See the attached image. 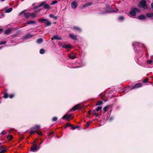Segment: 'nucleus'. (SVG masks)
Masks as SVG:
<instances>
[{
  "label": "nucleus",
  "instance_id": "nucleus-1",
  "mask_svg": "<svg viewBox=\"0 0 153 153\" xmlns=\"http://www.w3.org/2000/svg\"><path fill=\"white\" fill-rule=\"evenodd\" d=\"M40 126L37 125L32 127L30 128V134H33L36 130L40 129Z\"/></svg>",
  "mask_w": 153,
  "mask_h": 153
},
{
  "label": "nucleus",
  "instance_id": "nucleus-2",
  "mask_svg": "<svg viewBox=\"0 0 153 153\" xmlns=\"http://www.w3.org/2000/svg\"><path fill=\"white\" fill-rule=\"evenodd\" d=\"M139 11V9L137 8H132V10L129 12L130 14L132 16H135L136 15V13L138 12Z\"/></svg>",
  "mask_w": 153,
  "mask_h": 153
},
{
  "label": "nucleus",
  "instance_id": "nucleus-3",
  "mask_svg": "<svg viewBox=\"0 0 153 153\" xmlns=\"http://www.w3.org/2000/svg\"><path fill=\"white\" fill-rule=\"evenodd\" d=\"M138 7H142L143 8H144L145 7H147V5L146 4V1L144 0L141 1L140 2L139 5H138Z\"/></svg>",
  "mask_w": 153,
  "mask_h": 153
},
{
  "label": "nucleus",
  "instance_id": "nucleus-4",
  "mask_svg": "<svg viewBox=\"0 0 153 153\" xmlns=\"http://www.w3.org/2000/svg\"><path fill=\"white\" fill-rule=\"evenodd\" d=\"M76 54L73 53H70L68 55V57L72 59H74L76 58Z\"/></svg>",
  "mask_w": 153,
  "mask_h": 153
},
{
  "label": "nucleus",
  "instance_id": "nucleus-5",
  "mask_svg": "<svg viewBox=\"0 0 153 153\" xmlns=\"http://www.w3.org/2000/svg\"><path fill=\"white\" fill-rule=\"evenodd\" d=\"M72 114H65L62 117V119L64 120H69V119L71 117Z\"/></svg>",
  "mask_w": 153,
  "mask_h": 153
},
{
  "label": "nucleus",
  "instance_id": "nucleus-6",
  "mask_svg": "<svg viewBox=\"0 0 153 153\" xmlns=\"http://www.w3.org/2000/svg\"><path fill=\"white\" fill-rule=\"evenodd\" d=\"M143 86L142 84L138 82L136 83L134 86L131 88V90L136 89L141 87Z\"/></svg>",
  "mask_w": 153,
  "mask_h": 153
},
{
  "label": "nucleus",
  "instance_id": "nucleus-7",
  "mask_svg": "<svg viewBox=\"0 0 153 153\" xmlns=\"http://www.w3.org/2000/svg\"><path fill=\"white\" fill-rule=\"evenodd\" d=\"M81 108H82L81 106L79 104H78L73 106L72 108V110L74 111H75L78 109H81Z\"/></svg>",
  "mask_w": 153,
  "mask_h": 153
},
{
  "label": "nucleus",
  "instance_id": "nucleus-8",
  "mask_svg": "<svg viewBox=\"0 0 153 153\" xmlns=\"http://www.w3.org/2000/svg\"><path fill=\"white\" fill-rule=\"evenodd\" d=\"M30 151L32 152H34L37 150V146L36 145L33 144L31 147Z\"/></svg>",
  "mask_w": 153,
  "mask_h": 153
},
{
  "label": "nucleus",
  "instance_id": "nucleus-9",
  "mask_svg": "<svg viewBox=\"0 0 153 153\" xmlns=\"http://www.w3.org/2000/svg\"><path fill=\"white\" fill-rule=\"evenodd\" d=\"M105 13L109 12H115L113 11L112 9H111L110 7L109 6H106L105 10Z\"/></svg>",
  "mask_w": 153,
  "mask_h": 153
},
{
  "label": "nucleus",
  "instance_id": "nucleus-10",
  "mask_svg": "<svg viewBox=\"0 0 153 153\" xmlns=\"http://www.w3.org/2000/svg\"><path fill=\"white\" fill-rule=\"evenodd\" d=\"M93 4V3L91 2H87L85 4L83 5L82 7L83 8H85L88 6H90Z\"/></svg>",
  "mask_w": 153,
  "mask_h": 153
},
{
  "label": "nucleus",
  "instance_id": "nucleus-11",
  "mask_svg": "<svg viewBox=\"0 0 153 153\" xmlns=\"http://www.w3.org/2000/svg\"><path fill=\"white\" fill-rule=\"evenodd\" d=\"M69 37L70 38H71L73 39H74L76 40L77 36L76 35H74L72 33L70 34Z\"/></svg>",
  "mask_w": 153,
  "mask_h": 153
},
{
  "label": "nucleus",
  "instance_id": "nucleus-12",
  "mask_svg": "<svg viewBox=\"0 0 153 153\" xmlns=\"http://www.w3.org/2000/svg\"><path fill=\"white\" fill-rule=\"evenodd\" d=\"M7 149H5V148L3 147L2 146H1L0 147V150L1 151L0 152V153H4L5 152H6Z\"/></svg>",
  "mask_w": 153,
  "mask_h": 153
},
{
  "label": "nucleus",
  "instance_id": "nucleus-13",
  "mask_svg": "<svg viewBox=\"0 0 153 153\" xmlns=\"http://www.w3.org/2000/svg\"><path fill=\"white\" fill-rule=\"evenodd\" d=\"M33 36V35L29 33L27 34L24 37V39H28L29 38Z\"/></svg>",
  "mask_w": 153,
  "mask_h": 153
},
{
  "label": "nucleus",
  "instance_id": "nucleus-14",
  "mask_svg": "<svg viewBox=\"0 0 153 153\" xmlns=\"http://www.w3.org/2000/svg\"><path fill=\"white\" fill-rule=\"evenodd\" d=\"M77 4L76 2H73L71 4V6L72 8L75 9L77 6Z\"/></svg>",
  "mask_w": 153,
  "mask_h": 153
},
{
  "label": "nucleus",
  "instance_id": "nucleus-15",
  "mask_svg": "<svg viewBox=\"0 0 153 153\" xmlns=\"http://www.w3.org/2000/svg\"><path fill=\"white\" fill-rule=\"evenodd\" d=\"M44 23L46 25V26H50L51 24V22L46 19V20L44 22Z\"/></svg>",
  "mask_w": 153,
  "mask_h": 153
},
{
  "label": "nucleus",
  "instance_id": "nucleus-16",
  "mask_svg": "<svg viewBox=\"0 0 153 153\" xmlns=\"http://www.w3.org/2000/svg\"><path fill=\"white\" fill-rule=\"evenodd\" d=\"M146 16L148 18H153V13H148L146 14Z\"/></svg>",
  "mask_w": 153,
  "mask_h": 153
},
{
  "label": "nucleus",
  "instance_id": "nucleus-17",
  "mask_svg": "<svg viewBox=\"0 0 153 153\" xmlns=\"http://www.w3.org/2000/svg\"><path fill=\"white\" fill-rule=\"evenodd\" d=\"M138 18L139 19H144L146 18V16L144 15L141 14L138 16Z\"/></svg>",
  "mask_w": 153,
  "mask_h": 153
},
{
  "label": "nucleus",
  "instance_id": "nucleus-18",
  "mask_svg": "<svg viewBox=\"0 0 153 153\" xmlns=\"http://www.w3.org/2000/svg\"><path fill=\"white\" fill-rule=\"evenodd\" d=\"M12 31V30L10 29H8L6 30L4 32L5 34L8 35Z\"/></svg>",
  "mask_w": 153,
  "mask_h": 153
},
{
  "label": "nucleus",
  "instance_id": "nucleus-19",
  "mask_svg": "<svg viewBox=\"0 0 153 153\" xmlns=\"http://www.w3.org/2000/svg\"><path fill=\"white\" fill-rule=\"evenodd\" d=\"M43 40L42 38H39L36 41V42H37V43H38V44H41L43 42Z\"/></svg>",
  "mask_w": 153,
  "mask_h": 153
},
{
  "label": "nucleus",
  "instance_id": "nucleus-20",
  "mask_svg": "<svg viewBox=\"0 0 153 153\" xmlns=\"http://www.w3.org/2000/svg\"><path fill=\"white\" fill-rule=\"evenodd\" d=\"M27 23L28 24H36V22L34 21H32L31 20H30L27 22Z\"/></svg>",
  "mask_w": 153,
  "mask_h": 153
},
{
  "label": "nucleus",
  "instance_id": "nucleus-21",
  "mask_svg": "<svg viewBox=\"0 0 153 153\" xmlns=\"http://www.w3.org/2000/svg\"><path fill=\"white\" fill-rule=\"evenodd\" d=\"M36 12L30 13V16L33 18L36 17Z\"/></svg>",
  "mask_w": 153,
  "mask_h": 153
},
{
  "label": "nucleus",
  "instance_id": "nucleus-22",
  "mask_svg": "<svg viewBox=\"0 0 153 153\" xmlns=\"http://www.w3.org/2000/svg\"><path fill=\"white\" fill-rule=\"evenodd\" d=\"M24 15L25 18L26 19H29V17L30 16V13H24Z\"/></svg>",
  "mask_w": 153,
  "mask_h": 153
},
{
  "label": "nucleus",
  "instance_id": "nucleus-23",
  "mask_svg": "<svg viewBox=\"0 0 153 153\" xmlns=\"http://www.w3.org/2000/svg\"><path fill=\"white\" fill-rule=\"evenodd\" d=\"M49 16L50 18H52L54 19H57V17L56 16H54L53 14H51L49 15Z\"/></svg>",
  "mask_w": 153,
  "mask_h": 153
},
{
  "label": "nucleus",
  "instance_id": "nucleus-24",
  "mask_svg": "<svg viewBox=\"0 0 153 153\" xmlns=\"http://www.w3.org/2000/svg\"><path fill=\"white\" fill-rule=\"evenodd\" d=\"M44 8L48 10L50 9L51 7L48 4H45L44 5Z\"/></svg>",
  "mask_w": 153,
  "mask_h": 153
},
{
  "label": "nucleus",
  "instance_id": "nucleus-25",
  "mask_svg": "<svg viewBox=\"0 0 153 153\" xmlns=\"http://www.w3.org/2000/svg\"><path fill=\"white\" fill-rule=\"evenodd\" d=\"M73 28L74 30L78 31L79 32H81V29L79 27L74 26Z\"/></svg>",
  "mask_w": 153,
  "mask_h": 153
},
{
  "label": "nucleus",
  "instance_id": "nucleus-26",
  "mask_svg": "<svg viewBox=\"0 0 153 153\" xmlns=\"http://www.w3.org/2000/svg\"><path fill=\"white\" fill-rule=\"evenodd\" d=\"M64 48H65L67 49L70 48L71 47V45H66L64 46Z\"/></svg>",
  "mask_w": 153,
  "mask_h": 153
},
{
  "label": "nucleus",
  "instance_id": "nucleus-27",
  "mask_svg": "<svg viewBox=\"0 0 153 153\" xmlns=\"http://www.w3.org/2000/svg\"><path fill=\"white\" fill-rule=\"evenodd\" d=\"M96 111L95 110H94L92 111V114H93L94 115H95L97 117H98L99 115H98V113L96 112Z\"/></svg>",
  "mask_w": 153,
  "mask_h": 153
},
{
  "label": "nucleus",
  "instance_id": "nucleus-28",
  "mask_svg": "<svg viewBox=\"0 0 153 153\" xmlns=\"http://www.w3.org/2000/svg\"><path fill=\"white\" fill-rule=\"evenodd\" d=\"M103 103V102L102 101H98L97 102L96 105H102Z\"/></svg>",
  "mask_w": 153,
  "mask_h": 153
},
{
  "label": "nucleus",
  "instance_id": "nucleus-29",
  "mask_svg": "<svg viewBox=\"0 0 153 153\" xmlns=\"http://www.w3.org/2000/svg\"><path fill=\"white\" fill-rule=\"evenodd\" d=\"M109 105H107L105 106L103 109L104 111V113H105L108 109Z\"/></svg>",
  "mask_w": 153,
  "mask_h": 153
},
{
  "label": "nucleus",
  "instance_id": "nucleus-30",
  "mask_svg": "<svg viewBox=\"0 0 153 153\" xmlns=\"http://www.w3.org/2000/svg\"><path fill=\"white\" fill-rule=\"evenodd\" d=\"M9 95L6 93H4V95L3 97L5 99L7 98L8 97Z\"/></svg>",
  "mask_w": 153,
  "mask_h": 153
},
{
  "label": "nucleus",
  "instance_id": "nucleus-31",
  "mask_svg": "<svg viewBox=\"0 0 153 153\" xmlns=\"http://www.w3.org/2000/svg\"><path fill=\"white\" fill-rule=\"evenodd\" d=\"M46 20V19H38V21L39 22H45V21Z\"/></svg>",
  "mask_w": 153,
  "mask_h": 153
},
{
  "label": "nucleus",
  "instance_id": "nucleus-32",
  "mask_svg": "<svg viewBox=\"0 0 153 153\" xmlns=\"http://www.w3.org/2000/svg\"><path fill=\"white\" fill-rule=\"evenodd\" d=\"M13 8H10L7 10H6L5 12L6 13H9L11 12Z\"/></svg>",
  "mask_w": 153,
  "mask_h": 153
},
{
  "label": "nucleus",
  "instance_id": "nucleus-33",
  "mask_svg": "<svg viewBox=\"0 0 153 153\" xmlns=\"http://www.w3.org/2000/svg\"><path fill=\"white\" fill-rule=\"evenodd\" d=\"M40 53L41 54H44L45 52V51L44 49H41L40 50Z\"/></svg>",
  "mask_w": 153,
  "mask_h": 153
},
{
  "label": "nucleus",
  "instance_id": "nucleus-34",
  "mask_svg": "<svg viewBox=\"0 0 153 153\" xmlns=\"http://www.w3.org/2000/svg\"><path fill=\"white\" fill-rule=\"evenodd\" d=\"M45 3V2H42L38 6V7H41L42 6H43L44 5Z\"/></svg>",
  "mask_w": 153,
  "mask_h": 153
},
{
  "label": "nucleus",
  "instance_id": "nucleus-35",
  "mask_svg": "<svg viewBox=\"0 0 153 153\" xmlns=\"http://www.w3.org/2000/svg\"><path fill=\"white\" fill-rule=\"evenodd\" d=\"M13 138V136L12 135H8L7 136V138H9V141L11 140Z\"/></svg>",
  "mask_w": 153,
  "mask_h": 153
},
{
  "label": "nucleus",
  "instance_id": "nucleus-36",
  "mask_svg": "<svg viewBox=\"0 0 153 153\" xmlns=\"http://www.w3.org/2000/svg\"><path fill=\"white\" fill-rule=\"evenodd\" d=\"M71 124L68 123H66L65 125H64V126L66 128L68 126H70Z\"/></svg>",
  "mask_w": 153,
  "mask_h": 153
},
{
  "label": "nucleus",
  "instance_id": "nucleus-37",
  "mask_svg": "<svg viewBox=\"0 0 153 153\" xmlns=\"http://www.w3.org/2000/svg\"><path fill=\"white\" fill-rule=\"evenodd\" d=\"M148 80H149L148 78H147V77L146 78L143 80V82L144 83H145L147 82H148Z\"/></svg>",
  "mask_w": 153,
  "mask_h": 153
},
{
  "label": "nucleus",
  "instance_id": "nucleus-38",
  "mask_svg": "<svg viewBox=\"0 0 153 153\" xmlns=\"http://www.w3.org/2000/svg\"><path fill=\"white\" fill-rule=\"evenodd\" d=\"M36 133L39 135L42 136L43 134L42 132L41 131H37Z\"/></svg>",
  "mask_w": 153,
  "mask_h": 153
},
{
  "label": "nucleus",
  "instance_id": "nucleus-39",
  "mask_svg": "<svg viewBox=\"0 0 153 153\" xmlns=\"http://www.w3.org/2000/svg\"><path fill=\"white\" fill-rule=\"evenodd\" d=\"M58 3V2L56 0L53 1L52 2V3L51 4V5H54Z\"/></svg>",
  "mask_w": 153,
  "mask_h": 153
},
{
  "label": "nucleus",
  "instance_id": "nucleus-40",
  "mask_svg": "<svg viewBox=\"0 0 153 153\" xmlns=\"http://www.w3.org/2000/svg\"><path fill=\"white\" fill-rule=\"evenodd\" d=\"M58 118L56 117H53L52 119V121L53 122H55L57 120Z\"/></svg>",
  "mask_w": 153,
  "mask_h": 153
},
{
  "label": "nucleus",
  "instance_id": "nucleus-41",
  "mask_svg": "<svg viewBox=\"0 0 153 153\" xmlns=\"http://www.w3.org/2000/svg\"><path fill=\"white\" fill-rule=\"evenodd\" d=\"M124 17L123 16H121L119 17V19L120 20H123L124 19Z\"/></svg>",
  "mask_w": 153,
  "mask_h": 153
},
{
  "label": "nucleus",
  "instance_id": "nucleus-42",
  "mask_svg": "<svg viewBox=\"0 0 153 153\" xmlns=\"http://www.w3.org/2000/svg\"><path fill=\"white\" fill-rule=\"evenodd\" d=\"M102 108V107L101 106H99L97 108L96 111H99L101 110Z\"/></svg>",
  "mask_w": 153,
  "mask_h": 153
},
{
  "label": "nucleus",
  "instance_id": "nucleus-43",
  "mask_svg": "<svg viewBox=\"0 0 153 153\" xmlns=\"http://www.w3.org/2000/svg\"><path fill=\"white\" fill-rule=\"evenodd\" d=\"M14 97V94H10L9 95L8 97L10 99L13 98Z\"/></svg>",
  "mask_w": 153,
  "mask_h": 153
},
{
  "label": "nucleus",
  "instance_id": "nucleus-44",
  "mask_svg": "<svg viewBox=\"0 0 153 153\" xmlns=\"http://www.w3.org/2000/svg\"><path fill=\"white\" fill-rule=\"evenodd\" d=\"M53 37L55 39H58V40L60 39V38H59L57 36H54Z\"/></svg>",
  "mask_w": 153,
  "mask_h": 153
},
{
  "label": "nucleus",
  "instance_id": "nucleus-45",
  "mask_svg": "<svg viewBox=\"0 0 153 153\" xmlns=\"http://www.w3.org/2000/svg\"><path fill=\"white\" fill-rule=\"evenodd\" d=\"M99 13L100 14H104L106 13L105 11H100V12H99Z\"/></svg>",
  "mask_w": 153,
  "mask_h": 153
},
{
  "label": "nucleus",
  "instance_id": "nucleus-46",
  "mask_svg": "<svg viewBox=\"0 0 153 153\" xmlns=\"http://www.w3.org/2000/svg\"><path fill=\"white\" fill-rule=\"evenodd\" d=\"M147 62L149 64H150L152 62V60H147Z\"/></svg>",
  "mask_w": 153,
  "mask_h": 153
},
{
  "label": "nucleus",
  "instance_id": "nucleus-47",
  "mask_svg": "<svg viewBox=\"0 0 153 153\" xmlns=\"http://www.w3.org/2000/svg\"><path fill=\"white\" fill-rule=\"evenodd\" d=\"M91 123V122L90 121H89L87 123H86V125H87V126L86 127L87 128H88V127L89 124Z\"/></svg>",
  "mask_w": 153,
  "mask_h": 153
},
{
  "label": "nucleus",
  "instance_id": "nucleus-48",
  "mask_svg": "<svg viewBox=\"0 0 153 153\" xmlns=\"http://www.w3.org/2000/svg\"><path fill=\"white\" fill-rule=\"evenodd\" d=\"M6 42L5 41L0 42V45H1L4 44L6 43Z\"/></svg>",
  "mask_w": 153,
  "mask_h": 153
},
{
  "label": "nucleus",
  "instance_id": "nucleus-49",
  "mask_svg": "<svg viewBox=\"0 0 153 153\" xmlns=\"http://www.w3.org/2000/svg\"><path fill=\"white\" fill-rule=\"evenodd\" d=\"M70 126L71 127V128L73 129H75V126H74L73 125H71Z\"/></svg>",
  "mask_w": 153,
  "mask_h": 153
},
{
  "label": "nucleus",
  "instance_id": "nucleus-50",
  "mask_svg": "<svg viewBox=\"0 0 153 153\" xmlns=\"http://www.w3.org/2000/svg\"><path fill=\"white\" fill-rule=\"evenodd\" d=\"M88 113L90 115L91 113H92V112L91 110H90L88 111Z\"/></svg>",
  "mask_w": 153,
  "mask_h": 153
},
{
  "label": "nucleus",
  "instance_id": "nucleus-51",
  "mask_svg": "<svg viewBox=\"0 0 153 153\" xmlns=\"http://www.w3.org/2000/svg\"><path fill=\"white\" fill-rule=\"evenodd\" d=\"M3 29L2 28H0V33H1L3 32Z\"/></svg>",
  "mask_w": 153,
  "mask_h": 153
},
{
  "label": "nucleus",
  "instance_id": "nucleus-52",
  "mask_svg": "<svg viewBox=\"0 0 153 153\" xmlns=\"http://www.w3.org/2000/svg\"><path fill=\"white\" fill-rule=\"evenodd\" d=\"M151 8L153 10V3H152L151 4Z\"/></svg>",
  "mask_w": 153,
  "mask_h": 153
},
{
  "label": "nucleus",
  "instance_id": "nucleus-53",
  "mask_svg": "<svg viewBox=\"0 0 153 153\" xmlns=\"http://www.w3.org/2000/svg\"><path fill=\"white\" fill-rule=\"evenodd\" d=\"M25 11V10H23L22 11V12H21V13H19V15H21L22 14H23L24 12Z\"/></svg>",
  "mask_w": 153,
  "mask_h": 153
},
{
  "label": "nucleus",
  "instance_id": "nucleus-54",
  "mask_svg": "<svg viewBox=\"0 0 153 153\" xmlns=\"http://www.w3.org/2000/svg\"><path fill=\"white\" fill-rule=\"evenodd\" d=\"M79 128V126H75V129Z\"/></svg>",
  "mask_w": 153,
  "mask_h": 153
},
{
  "label": "nucleus",
  "instance_id": "nucleus-55",
  "mask_svg": "<svg viewBox=\"0 0 153 153\" xmlns=\"http://www.w3.org/2000/svg\"><path fill=\"white\" fill-rule=\"evenodd\" d=\"M41 10V9H39V10H38V11H36V12H37V13H38Z\"/></svg>",
  "mask_w": 153,
  "mask_h": 153
},
{
  "label": "nucleus",
  "instance_id": "nucleus-56",
  "mask_svg": "<svg viewBox=\"0 0 153 153\" xmlns=\"http://www.w3.org/2000/svg\"><path fill=\"white\" fill-rule=\"evenodd\" d=\"M113 118L112 117H111L110 118V120H112L113 119Z\"/></svg>",
  "mask_w": 153,
  "mask_h": 153
},
{
  "label": "nucleus",
  "instance_id": "nucleus-57",
  "mask_svg": "<svg viewBox=\"0 0 153 153\" xmlns=\"http://www.w3.org/2000/svg\"><path fill=\"white\" fill-rule=\"evenodd\" d=\"M1 16H2L3 17H4V15L3 13H2L1 14Z\"/></svg>",
  "mask_w": 153,
  "mask_h": 153
},
{
  "label": "nucleus",
  "instance_id": "nucleus-58",
  "mask_svg": "<svg viewBox=\"0 0 153 153\" xmlns=\"http://www.w3.org/2000/svg\"><path fill=\"white\" fill-rule=\"evenodd\" d=\"M38 7H38V6H36V7H35L34 8L37 9Z\"/></svg>",
  "mask_w": 153,
  "mask_h": 153
},
{
  "label": "nucleus",
  "instance_id": "nucleus-59",
  "mask_svg": "<svg viewBox=\"0 0 153 153\" xmlns=\"http://www.w3.org/2000/svg\"><path fill=\"white\" fill-rule=\"evenodd\" d=\"M53 134V132H50V134Z\"/></svg>",
  "mask_w": 153,
  "mask_h": 153
},
{
  "label": "nucleus",
  "instance_id": "nucleus-60",
  "mask_svg": "<svg viewBox=\"0 0 153 153\" xmlns=\"http://www.w3.org/2000/svg\"><path fill=\"white\" fill-rule=\"evenodd\" d=\"M36 141H34L33 143H34V144H35L36 143Z\"/></svg>",
  "mask_w": 153,
  "mask_h": 153
},
{
  "label": "nucleus",
  "instance_id": "nucleus-61",
  "mask_svg": "<svg viewBox=\"0 0 153 153\" xmlns=\"http://www.w3.org/2000/svg\"><path fill=\"white\" fill-rule=\"evenodd\" d=\"M43 142V141H42V142H41L40 143H39V145H40L41 143H42Z\"/></svg>",
  "mask_w": 153,
  "mask_h": 153
},
{
  "label": "nucleus",
  "instance_id": "nucleus-62",
  "mask_svg": "<svg viewBox=\"0 0 153 153\" xmlns=\"http://www.w3.org/2000/svg\"><path fill=\"white\" fill-rule=\"evenodd\" d=\"M1 47H0V49L1 48Z\"/></svg>",
  "mask_w": 153,
  "mask_h": 153
},
{
  "label": "nucleus",
  "instance_id": "nucleus-63",
  "mask_svg": "<svg viewBox=\"0 0 153 153\" xmlns=\"http://www.w3.org/2000/svg\"><path fill=\"white\" fill-rule=\"evenodd\" d=\"M1 144V143H0V145Z\"/></svg>",
  "mask_w": 153,
  "mask_h": 153
},
{
  "label": "nucleus",
  "instance_id": "nucleus-64",
  "mask_svg": "<svg viewBox=\"0 0 153 153\" xmlns=\"http://www.w3.org/2000/svg\"><path fill=\"white\" fill-rule=\"evenodd\" d=\"M132 45H134V44H132Z\"/></svg>",
  "mask_w": 153,
  "mask_h": 153
}]
</instances>
